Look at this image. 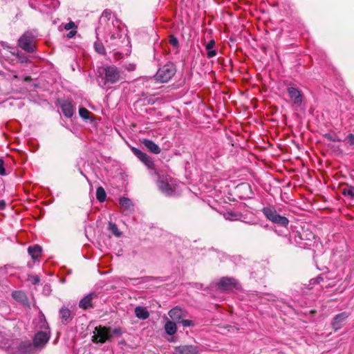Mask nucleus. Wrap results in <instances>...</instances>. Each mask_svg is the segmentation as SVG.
I'll return each mask as SVG.
<instances>
[{
    "label": "nucleus",
    "instance_id": "de8ad7c7",
    "mask_svg": "<svg viewBox=\"0 0 354 354\" xmlns=\"http://www.w3.org/2000/svg\"><path fill=\"white\" fill-rule=\"evenodd\" d=\"M135 68H136V66L133 64H130L128 65V66H127V69L128 71H133V70H135Z\"/></svg>",
    "mask_w": 354,
    "mask_h": 354
},
{
    "label": "nucleus",
    "instance_id": "e433bc0d",
    "mask_svg": "<svg viewBox=\"0 0 354 354\" xmlns=\"http://www.w3.org/2000/svg\"><path fill=\"white\" fill-rule=\"evenodd\" d=\"M28 279L33 285L38 284L40 281L39 277L37 275H29Z\"/></svg>",
    "mask_w": 354,
    "mask_h": 354
},
{
    "label": "nucleus",
    "instance_id": "3c124183",
    "mask_svg": "<svg viewBox=\"0 0 354 354\" xmlns=\"http://www.w3.org/2000/svg\"><path fill=\"white\" fill-rule=\"evenodd\" d=\"M30 6L32 8V9H35L36 10L37 9V7L35 5L32 4V3H30Z\"/></svg>",
    "mask_w": 354,
    "mask_h": 354
},
{
    "label": "nucleus",
    "instance_id": "0eeeda50",
    "mask_svg": "<svg viewBox=\"0 0 354 354\" xmlns=\"http://www.w3.org/2000/svg\"><path fill=\"white\" fill-rule=\"evenodd\" d=\"M104 81L102 86L115 84L122 79L121 71L115 66H109L104 68Z\"/></svg>",
    "mask_w": 354,
    "mask_h": 354
},
{
    "label": "nucleus",
    "instance_id": "b1692460",
    "mask_svg": "<svg viewBox=\"0 0 354 354\" xmlns=\"http://www.w3.org/2000/svg\"><path fill=\"white\" fill-rule=\"evenodd\" d=\"M35 326L39 330H50L48 324L43 314L39 316L36 321Z\"/></svg>",
    "mask_w": 354,
    "mask_h": 354
},
{
    "label": "nucleus",
    "instance_id": "6e6d98bb",
    "mask_svg": "<svg viewBox=\"0 0 354 354\" xmlns=\"http://www.w3.org/2000/svg\"><path fill=\"white\" fill-rule=\"evenodd\" d=\"M84 176L86 178V180L88 181V178L86 176Z\"/></svg>",
    "mask_w": 354,
    "mask_h": 354
},
{
    "label": "nucleus",
    "instance_id": "c85d7f7f",
    "mask_svg": "<svg viewBox=\"0 0 354 354\" xmlns=\"http://www.w3.org/2000/svg\"><path fill=\"white\" fill-rule=\"evenodd\" d=\"M108 228L109 230L116 237L121 236L122 232L119 230L118 226L115 223L109 222Z\"/></svg>",
    "mask_w": 354,
    "mask_h": 354
},
{
    "label": "nucleus",
    "instance_id": "39448f33",
    "mask_svg": "<svg viewBox=\"0 0 354 354\" xmlns=\"http://www.w3.org/2000/svg\"><path fill=\"white\" fill-rule=\"evenodd\" d=\"M265 217L273 223L286 227L289 223L288 219L279 214L274 206L268 205L261 209Z\"/></svg>",
    "mask_w": 354,
    "mask_h": 354
},
{
    "label": "nucleus",
    "instance_id": "7ed1b4c3",
    "mask_svg": "<svg viewBox=\"0 0 354 354\" xmlns=\"http://www.w3.org/2000/svg\"><path fill=\"white\" fill-rule=\"evenodd\" d=\"M315 239V234L308 229L301 228V231L293 232L287 239L290 244H295L298 247L306 248L312 245Z\"/></svg>",
    "mask_w": 354,
    "mask_h": 354
},
{
    "label": "nucleus",
    "instance_id": "5701e85b",
    "mask_svg": "<svg viewBox=\"0 0 354 354\" xmlns=\"http://www.w3.org/2000/svg\"><path fill=\"white\" fill-rule=\"evenodd\" d=\"M41 252L42 248L38 245L29 246L28 248V252L34 261H36L39 258L41 254Z\"/></svg>",
    "mask_w": 354,
    "mask_h": 354
},
{
    "label": "nucleus",
    "instance_id": "412c9836",
    "mask_svg": "<svg viewBox=\"0 0 354 354\" xmlns=\"http://www.w3.org/2000/svg\"><path fill=\"white\" fill-rule=\"evenodd\" d=\"M61 322L63 324H68L73 319L71 310L65 307H62L59 312Z\"/></svg>",
    "mask_w": 354,
    "mask_h": 354
},
{
    "label": "nucleus",
    "instance_id": "9b49d317",
    "mask_svg": "<svg viewBox=\"0 0 354 354\" xmlns=\"http://www.w3.org/2000/svg\"><path fill=\"white\" fill-rule=\"evenodd\" d=\"M50 330H39L34 337L33 342L37 349L41 348L50 339Z\"/></svg>",
    "mask_w": 354,
    "mask_h": 354
},
{
    "label": "nucleus",
    "instance_id": "a878e982",
    "mask_svg": "<svg viewBox=\"0 0 354 354\" xmlns=\"http://www.w3.org/2000/svg\"><path fill=\"white\" fill-rule=\"evenodd\" d=\"M165 330L168 335H174L177 330V327L175 322L168 320L165 325Z\"/></svg>",
    "mask_w": 354,
    "mask_h": 354
},
{
    "label": "nucleus",
    "instance_id": "8fccbe9b",
    "mask_svg": "<svg viewBox=\"0 0 354 354\" xmlns=\"http://www.w3.org/2000/svg\"><path fill=\"white\" fill-rule=\"evenodd\" d=\"M75 33H76V31H75V30H71V31L68 33V37L69 38H71V37H73L75 35Z\"/></svg>",
    "mask_w": 354,
    "mask_h": 354
},
{
    "label": "nucleus",
    "instance_id": "473e14b6",
    "mask_svg": "<svg viewBox=\"0 0 354 354\" xmlns=\"http://www.w3.org/2000/svg\"><path fill=\"white\" fill-rule=\"evenodd\" d=\"M324 136L326 140H328L329 141H332V142H341L342 141V140L335 133H328L324 134Z\"/></svg>",
    "mask_w": 354,
    "mask_h": 354
},
{
    "label": "nucleus",
    "instance_id": "f3484780",
    "mask_svg": "<svg viewBox=\"0 0 354 354\" xmlns=\"http://www.w3.org/2000/svg\"><path fill=\"white\" fill-rule=\"evenodd\" d=\"M60 108L64 115L68 118H71L74 114V106L71 102L62 100L59 102Z\"/></svg>",
    "mask_w": 354,
    "mask_h": 354
},
{
    "label": "nucleus",
    "instance_id": "7c9ffc66",
    "mask_svg": "<svg viewBox=\"0 0 354 354\" xmlns=\"http://www.w3.org/2000/svg\"><path fill=\"white\" fill-rule=\"evenodd\" d=\"M12 296L15 299L20 301H23L26 298L25 294L20 290H16L12 292Z\"/></svg>",
    "mask_w": 354,
    "mask_h": 354
},
{
    "label": "nucleus",
    "instance_id": "864d4df0",
    "mask_svg": "<svg viewBox=\"0 0 354 354\" xmlns=\"http://www.w3.org/2000/svg\"><path fill=\"white\" fill-rule=\"evenodd\" d=\"M274 231H275V232H276L278 235H281V234H279V231H278L277 230H275Z\"/></svg>",
    "mask_w": 354,
    "mask_h": 354
},
{
    "label": "nucleus",
    "instance_id": "393cba45",
    "mask_svg": "<svg viewBox=\"0 0 354 354\" xmlns=\"http://www.w3.org/2000/svg\"><path fill=\"white\" fill-rule=\"evenodd\" d=\"M135 315L136 316L142 320H145L149 317V313L145 307L143 306H136L135 308Z\"/></svg>",
    "mask_w": 354,
    "mask_h": 354
},
{
    "label": "nucleus",
    "instance_id": "2f4dec72",
    "mask_svg": "<svg viewBox=\"0 0 354 354\" xmlns=\"http://www.w3.org/2000/svg\"><path fill=\"white\" fill-rule=\"evenodd\" d=\"M80 116L84 120H88L90 117V111L87 110L86 108L81 107L79 109Z\"/></svg>",
    "mask_w": 354,
    "mask_h": 354
},
{
    "label": "nucleus",
    "instance_id": "4468645a",
    "mask_svg": "<svg viewBox=\"0 0 354 354\" xmlns=\"http://www.w3.org/2000/svg\"><path fill=\"white\" fill-rule=\"evenodd\" d=\"M175 354H198L199 349L194 345H180L174 348Z\"/></svg>",
    "mask_w": 354,
    "mask_h": 354
},
{
    "label": "nucleus",
    "instance_id": "f03ea898",
    "mask_svg": "<svg viewBox=\"0 0 354 354\" xmlns=\"http://www.w3.org/2000/svg\"><path fill=\"white\" fill-rule=\"evenodd\" d=\"M122 334L120 328L112 329L111 327L99 326L95 328L92 341L94 343L104 344L106 342L111 341L113 337H120Z\"/></svg>",
    "mask_w": 354,
    "mask_h": 354
},
{
    "label": "nucleus",
    "instance_id": "5fc2aeb1",
    "mask_svg": "<svg viewBox=\"0 0 354 354\" xmlns=\"http://www.w3.org/2000/svg\"><path fill=\"white\" fill-rule=\"evenodd\" d=\"M245 187H249L248 185H244Z\"/></svg>",
    "mask_w": 354,
    "mask_h": 354
},
{
    "label": "nucleus",
    "instance_id": "bb28decb",
    "mask_svg": "<svg viewBox=\"0 0 354 354\" xmlns=\"http://www.w3.org/2000/svg\"><path fill=\"white\" fill-rule=\"evenodd\" d=\"M122 36V29L120 26H117L116 28L108 36V40L113 41L117 39H120Z\"/></svg>",
    "mask_w": 354,
    "mask_h": 354
},
{
    "label": "nucleus",
    "instance_id": "37998d69",
    "mask_svg": "<svg viewBox=\"0 0 354 354\" xmlns=\"http://www.w3.org/2000/svg\"><path fill=\"white\" fill-rule=\"evenodd\" d=\"M322 281H323V278L322 277H317L316 278L310 279V285L317 284V283H319Z\"/></svg>",
    "mask_w": 354,
    "mask_h": 354
},
{
    "label": "nucleus",
    "instance_id": "2eb2a0df",
    "mask_svg": "<svg viewBox=\"0 0 354 354\" xmlns=\"http://www.w3.org/2000/svg\"><path fill=\"white\" fill-rule=\"evenodd\" d=\"M236 281L233 278L223 277L218 283V288L221 290H231L235 288Z\"/></svg>",
    "mask_w": 354,
    "mask_h": 354
},
{
    "label": "nucleus",
    "instance_id": "c9c22d12",
    "mask_svg": "<svg viewBox=\"0 0 354 354\" xmlns=\"http://www.w3.org/2000/svg\"><path fill=\"white\" fill-rule=\"evenodd\" d=\"M17 57L21 63H27L29 62L28 57L22 53H17Z\"/></svg>",
    "mask_w": 354,
    "mask_h": 354
},
{
    "label": "nucleus",
    "instance_id": "a18cd8bd",
    "mask_svg": "<svg viewBox=\"0 0 354 354\" xmlns=\"http://www.w3.org/2000/svg\"><path fill=\"white\" fill-rule=\"evenodd\" d=\"M75 27H76V26H75V23H74V22H73V21H70V22L67 23V24L65 25L64 28H65L66 30H68L73 29V28H75Z\"/></svg>",
    "mask_w": 354,
    "mask_h": 354
},
{
    "label": "nucleus",
    "instance_id": "a211bd4d",
    "mask_svg": "<svg viewBox=\"0 0 354 354\" xmlns=\"http://www.w3.org/2000/svg\"><path fill=\"white\" fill-rule=\"evenodd\" d=\"M119 203L123 209L124 214H131L134 211V205L129 198L121 197L119 200Z\"/></svg>",
    "mask_w": 354,
    "mask_h": 354
},
{
    "label": "nucleus",
    "instance_id": "ea45409f",
    "mask_svg": "<svg viewBox=\"0 0 354 354\" xmlns=\"http://www.w3.org/2000/svg\"><path fill=\"white\" fill-rule=\"evenodd\" d=\"M6 174V172L4 168V161L2 158H0V175L5 176Z\"/></svg>",
    "mask_w": 354,
    "mask_h": 354
},
{
    "label": "nucleus",
    "instance_id": "ddd939ff",
    "mask_svg": "<svg viewBox=\"0 0 354 354\" xmlns=\"http://www.w3.org/2000/svg\"><path fill=\"white\" fill-rule=\"evenodd\" d=\"M59 3L57 0H43L38 10L42 13H49L59 6Z\"/></svg>",
    "mask_w": 354,
    "mask_h": 354
},
{
    "label": "nucleus",
    "instance_id": "79ce46f5",
    "mask_svg": "<svg viewBox=\"0 0 354 354\" xmlns=\"http://www.w3.org/2000/svg\"><path fill=\"white\" fill-rule=\"evenodd\" d=\"M169 42L170 44L174 46V47H178V40L176 37H175L174 36H171L169 39Z\"/></svg>",
    "mask_w": 354,
    "mask_h": 354
},
{
    "label": "nucleus",
    "instance_id": "20e7f679",
    "mask_svg": "<svg viewBox=\"0 0 354 354\" xmlns=\"http://www.w3.org/2000/svg\"><path fill=\"white\" fill-rule=\"evenodd\" d=\"M154 174L157 176L156 183L159 190L165 196H173L176 185L173 178L159 170H154Z\"/></svg>",
    "mask_w": 354,
    "mask_h": 354
},
{
    "label": "nucleus",
    "instance_id": "f8f14e48",
    "mask_svg": "<svg viewBox=\"0 0 354 354\" xmlns=\"http://www.w3.org/2000/svg\"><path fill=\"white\" fill-rule=\"evenodd\" d=\"M37 351L34 342L28 340L21 342L18 346V351L21 354H35Z\"/></svg>",
    "mask_w": 354,
    "mask_h": 354
},
{
    "label": "nucleus",
    "instance_id": "603ef678",
    "mask_svg": "<svg viewBox=\"0 0 354 354\" xmlns=\"http://www.w3.org/2000/svg\"><path fill=\"white\" fill-rule=\"evenodd\" d=\"M223 260H225L227 258V257L225 254H221Z\"/></svg>",
    "mask_w": 354,
    "mask_h": 354
},
{
    "label": "nucleus",
    "instance_id": "dca6fc26",
    "mask_svg": "<svg viewBox=\"0 0 354 354\" xmlns=\"http://www.w3.org/2000/svg\"><path fill=\"white\" fill-rule=\"evenodd\" d=\"M95 298H97V295L95 292L86 295L80 301L79 307L84 310L93 308V300Z\"/></svg>",
    "mask_w": 354,
    "mask_h": 354
},
{
    "label": "nucleus",
    "instance_id": "49530a36",
    "mask_svg": "<svg viewBox=\"0 0 354 354\" xmlns=\"http://www.w3.org/2000/svg\"><path fill=\"white\" fill-rule=\"evenodd\" d=\"M6 207V203L4 200L0 201V210H3Z\"/></svg>",
    "mask_w": 354,
    "mask_h": 354
},
{
    "label": "nucleus",
    "instance_id": "aec40b11",
    "mask_svg": "<svg viewBox=\"0 0 354 354\" xmlns=\"http://www.w3.org/2000/svg\"><path fill=\"white\" fill-rule=\"evenodd\" d=\"M142 143L152 153L159 154L161 151L159 146L151 140L143 139Z\"/></svg>",
    "mask_w": 354,
    "mask_h": 354
},
{
    "label": "nucleus",
    "instance_id": "cd10ccee",
    "mask_svg": "<svg viewBox=\"0 0 354 354\" xmlns=\"http://www.w3.org/2000/svg\"><path fill=\"white\" fill-rule=\"evenodd\" d=\"M106 194L102 187H98L96 190V198L98 201L104 202L106 199Z\"/></svg>",
    "mask_w": 354,
    "mask_h": 354
},
{
    "label": "nucleus",
    "instance_id": "c03bdc74",
    "mask_svg": "<svg viewBox=\"0 0 354 354\" xmlns=\"http://www.w3.org/2000/svg\"><path fill=\"white\" fill-rule=\"evenodd\" d=\"M217 54V51L214 49L207 50V56L208 58H212L215 57Z\"/></svg>",
    "mask_w": 354,
    "mask_h": 354
},
{
    "label": "nucleus",
    "instance_id": "f704fd0d",
    "mask_svg": "<svg viewBox=\"0 0 354 354\" xmlns=\"http://www.w3.org/2000/svg\"><path fill=\"white\" fill-rule=\"evenodd\" d=\"M342 194L345 196H350L353 198L354 196V188L353 187H350L347 189H344L342 190Z\"/></svg>",
    "mask_w": 354,
    "mask_h": 354
},
{
    "label": "nucleus",
    "instance_id": "4d7b16f0",
    "mask_svg": "<svg viewBox=\"0 0 354 354\" xmlns=\"http://www.w3.org/2000/svg\"><path fill=\"white\" fill-rule=\"evenodd\" d=\"M3 269L1 268H0V272Z\"/></svg>",
    "mask_w": 354,
    "mask_h": 354
},
{
    "label": "nucleus",
    "instance_id": "4c0bfd02",
    "mask_svg": "<svg viewBox=\"0 0 354 354\" xmlns=\"http://www.w3.org/2000/svg\"><path fill=\"white\" fill-rule=\"evenodd\" d=\"M344 141L351 146L354 145V135L353 133H349Z\"/></svg>",
    "mask_w": 354,
    "mask_h": 354
},
{
    "label": "nucleus",
    "instance_id": "4be33fe9",
    "mask_svg": "<svg viewBox=\"0 0 354 354\" xmlns=\"http://www.w3.org/2000/svg\"><path fill=\"white\" fill-rule=\"evenodd\" d=\"M168 315L171 319L177 322H180L183 317V310L178 306L171 309L169 311Z\"/></svg>",
    "mask_w": 354,
    "mask_h": 354
},
{
    "label": "nucleus",
    "instance_id": "72a5a7b5",
    "mask_svg": "<svg viewBox=\"0 0 354 354\" xmlns=\"http://www.w3.org/2000/svg\"><path fill=\"white\" fill-rule=\"evenodd\" d=\"M94 48L96 52H97L100 55H104L106 53L105 48L102 44L99 42H95L94 44Z\"/></svg>",
    "mask_w": 354,
    "mask_h": 354
},
{
    "label": "nucleus",
    "instance_id": "1a4fd4ad",
    "mask_svg": "<svg viewBox=\"0 0 354 354\" xmlns=\"http://www.w3.org/2000/svg\"><path fill=\"white\" fill-rule=\"evenodd\" d=\"M132 151L133 154L147 167L149 170L150 175L155 176L154 170L157 169L155 168V164L153 158L137 148L133 147Z\"/></svg>",
    "mask_w": 354,
    "mask_h": 354
},
{
    "label": "nucleus",
    "instance_id": "09e8293b",
    "mask_svg": "<svg viewBox=\"0 0 354 354\" xmlns=\"http://www.w3.org/2000/svg\"><path fill=\"white\" fill-rule=\"evenodd\" d=\"M1 46L6 49H11L12 48L6 43V42H1Z\"/></svg>",
    "mask_w": 354,
    "mask_h": 354
},
{
    "label": "nucleus",
    "instance_id": "c756f323",
    "mask_svg": "<svg viewBox=\"0 0 354 354\" xmlns=\"http://www.w3.org/2000/svg\"><path fill=\"white\" fill-rule=\"evenodd\" d=\"M241 214L238 212H227L225 214V217L226 219L230 220V221H236L239 220L241 218Z\"/></svg>",
    "mask_w": 354,
    "mask_h": 354
},
{
    "label": "nucleus",
    "instance_id": "9d476101",
    "mask_svg": "<svg viewBox=\"0 0 354 354\" xmlns=\"http://www.w3.org/2000/svg\"><path fill=\"white\" fill-rule=\"evenodd\" d=\"M287 93L295 106L297 107L301 106L304 100V95L302 91L298 87L290 85L287 87Z\"/></svg>",
    "mask_w": 354,
    "mask_h": 354
},
{
    "label": "nucleus",
    "instance_id": "6ab92c4d",
    "mask_svg": "<svg viewBox=\"0 0 354 354\" xmlns=\"http://www.w3.org/2000/svg\"><path fill=\"white\" fill-rule=\"evenodd\" d=\"M348 317V314L346 312L341 313L338 315H337L333 320L332 326L333 328L337 330L339 329L343 322L346 320V319Z\"/></svg>",
    "mask_w": 354,
    "mask_h": 354
},
{
    "label": "nucleus",
    "instance_id": "f257e3e1",
    "mask_svg": "<svg viewBox=\"0 0 354 354\" xmlns=\"http://www.w3.org/2000/svg\"><path fill=\"white\" fill-rule=\"evenodd\" d=\"M120 24L110 10H104L100 17L99 26L95 29L96 35H104L106 41H108V36L117 26H120Z\"/></svg>",
    "mask_w": 354,
    "mask_h": 354
},
{
    "label": "nucleus",
    "instance_id": "423d86ee",
    "mask_svg": "<svg viewBox=\"0 0 354 354\" xmlns=\"http://www.w3.org/2000/svg\"><path fill=\"white\" fill-rule=\"evenodd\" d=\"M176 68L174 63L167 62L165 65L160 67L154 75L156 81L165 83L169 82L176 74Z\"/></svg>",
    "mask_w": 354,
    "mask_h": 354
},
{
    "label": "nucleus",
    "instance_id": "a19ab883",
    "mask_svg": "<svg viewBox=\"0 0 354 354\" xmlns=\"http://www.w3.org/2000/svg\"><path fill=\"white\" fill-rule=\"evenodd\" d=\"M215 46V41L211 39L205 46L206 50H213Z\"/></svg>",
    "mask_w": 354,
    "mask_h": 354
},
{
    "label": "nucleus",
    "instance_id": "58836bf2",
    "mask_svg": "<svg viewBox=\"0 0 354 354\" xmlns=\"http://www.w3.org/2000/svg\"><path fill=\"white\" fill-rule=\"evenodd\" d=\"M179 323H181L184 327H189L194 325V322L189 319H182Z\"/></svg>",
    "mask_w": 354,
    "mask_h": 354
},
{
    "label": "nucleus",
    "instance_id": "6e6552de",
    "mask_svg": "<svg viewBox=\"0 0 354 354\" xmlns=\"http://www.w3.org/2000/svg\"><path fill=\"white\" fill-rule=\"evenodd\" d=\"M35 33L32 31H26L18 39V46L26 52L33 53L35 51Z\"/></svg>",
    "mask_w": 354,
    "mask_h": 354
}]
</instances>
